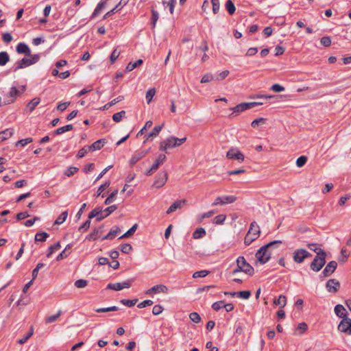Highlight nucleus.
<instances>
[{
	"label": "nucleus",
	"mask_w": 351,
	"mask_h": 351,
	"mask_svg": "<svg viewBox=\"0 0 351 351\" xmlns=\"http://www.w3.org/2000/svg\"><path fill=\"white\" fill-rule=\"evenodd\" d=\"M73 128V125L71 124H69V125H66L65 126H63V127H61V128H58L55 132H54V134L56 135H60L64 132H68V131H70V130H72Z\"/></svg>",
	"instance_id": "nucleus-33"
},
{
	"label": "nucleus",
	"mask_w": 351,
	"mask_h": 351,
	"mask_svg": "<svg viewBox=\"0 0 351 351\" xmlns=\"http://www.w3.org/2000/svg\"><path fill=\"white\" fill-rule=\"evenodd\" d=\"M206 235V230L203 228H197L193 233V237L195 239L202 238Z\"/></svg>",
	"instance_id": "nucleus-32"
},
{
	"label": "nucleus",
	"mask_w": 351,
	"mask_h": 351,
	"mask_svg": "<svg viewBox=\"0 0 351 351\" xmlns=\"http://www.w3.org/2000/svg\"><path fill=\"white\" fill-rule=\"evenodd\" d=\"M247 232L251 233V237L254 238V239H257L261 234V230L256 221H253L250 224V229Z\"/></svg>",
	"instance_id": "nucleus-13"
},
{
	"label": "nucleus",
	"mask_w": 351,
	"mask_h": 351,
	"mask_svg": "<svg viewBox=\"0 0 351 351\" xmlns=\"http://www.w3.org/2000/svg\"><path fill=\"white\" fill-rule=\"evenodd\" d=\"M237 269L234 271V273L237 271H243L246 274L251 276L254 273V268L247 263L245 258L243 256H239L237 259Z\"/></svg>",
	"instance_id": "nucleus-3"
},
{
	"label": "nucleus",
	"mask_w": 351,
	"mask_h": 351,
	"mask_svg": "<svg viewBox=\"0 0 351 351\" xmlns=\"http://www.w3.org/2000/svg\"><path fill=\"white\" fill-rule=\"evenodd\" d=\"M326 254L325 251H319L310 265V268L314 271H319L326 263Z\"/></svg>",
	"instance_id": "nucleus-2"
},
{
	"label": "nucleus",
	"mask_w": 351,
	"mask_h": 351,
	"mask_svg": "<svg viewBox=\"0 0 351 351\" xmlns=\"http://www.w3.org/2000/svg\"><path fill=\"white\" fill-rule=\"evenodd\" d=\"M163 311V308L160 305H155L153 307L152 313L155 315H160Z\"/></svg>",
	"instance_id": "nucleus-64"
},
{
	"label": "nucleus",
	"mask_w": 351,
	"mask_h": 351,
	"mask_svg": "<svg viewBox=\"0 0 351 351\" xmlns=\"http://www.w3.org/2000/svg\"><path fill=\"white\" fill-rule=\"evenodd\" d=\"M320 43L324 47H329L331 45V38L329 36H323L320 40Z\"/></svg>",
	"instance_id": "nucleus-51"
},
{
	"label": "nucleus",
	"mask_w": 351,
	"mask_h": 351,
	"mask_svg": "<svg viewBox=\"0 0 351 351\" xmlns=\"http://www.w3.org/2000/svg\"><path fill=\"white\" fill-rule=\"evenodd\" d=\"M317 243H308L307 247L312 251L315 252L317 254L319 251H324L319 247Z\"/></svg>",
	"instance_id": "nucleus-49"
},
{
	"label": "nucleus",
	"mask_w": 351,
	"mask_h": 351,
	"mask_svg": "<svg viewBox=\"0 0 351 351\" xmlns=\"http://www.w3.org/2000/svg\"><path fill=\"white\" fill-rule=\"evenodd\" d=\"M60 314H61V311H59L57 314L48 317L46 319V323L54 322L60 317Z\"/></svg>",
	"instance_id": "nucleus-62"
},
{
	"label": "nucleus",
	"mask_w": 351,
	"mask_h": 351,
	"mask_svg": "<svg viewBox=\"0 0 351 351\" xmlns=\"http://www.w3.org/2000/svg\"><path fill=\"white\" fill-rule=\"evenodd\" d=\"M32 141H33V138L31 137H29V138H27L25 139H21L20 141H18L16 143L15 145H16V147H18L19 145L23 147V146L26 145L27 144L32 143Z\"/></svg>",
	"instance_id": "nucleus-41"
},
{
	"label": "nucleus",
	"mask_w": 351,
	"mask_h": 351,
	"mask_svg": "<svg viewBox=\"0 0 351 351\" xmlns=\"http://www.w3.org/2000/svg\"><path fill=\"white\" fill-rule=\"evenodd\" d=\"M225 7L230 15H232L235 12L236 8L234 3L231 0H227L225 4Z\"/></svg>",
	"instance_id": "nucleus-26"
},
{
	"label": "nucleus",
	"mask_w": 351,
	"mask_h": 351,
	"mask_svg": "<svg viewBox=\"0 0 351 351\" xmlns=\"http://www.w3.org/2000/svg\"><path fill=\"white\" fill-rule=\"evenodd\" d=\"M282 243L281 241H273L262 246L256 253L255 256L261 264H265L269 261L271 257L269 249L276 245Z\"/></svg>",
	"instance_id": "nucleus-1"
},
{
	"label": "nucleus",
	"mask_w": 351,
	"mask_h": 351,
	"mask_svg": "<svg viewBox=\"0 0 351 351\" xmlns=\"http://www.w3.org/2000/svg\"><path fill=\"white\" fill-rule=\"evenodd\" d=\"M90 219H88L80 228H79V231H81V230H83V231H86L89 228H90Z\"/></svg>",
	"instance_id": "nucleus-61"
},
{
	"label": "nucleus",
	"mask_w": 351,
	"mask_h": 351,
	"mask_svg": "<svg viewBox=\"0 0 351 351\" xmlns=\"http://www.w3.org/2000/svg\"><path fill=\"white\" fill-rule=\"evenodd\" d=\"M213 12L214 14L218 13L220 8L219 0H211Z\"/></svg>",
	"instance_id": "nucleus-48"
},
{
	"label": "nucleus",
	"mask_w": 351,
	"mask_h": 351,
	"mask_svg": "<svg viewBox=\"0 0 351 351\" xmlns=\"http://www.w3.org/2000/svg\"><path fill=\"white\" fill-rule=\"evenodd\" d=\"M30 65V60H29L28 58H23L16 62V66L13 68V71L16 72L19 69H23Z\"/></svg>",
	"instance_id": "nucleus-14"
},
{
	"label": "nucleus",
	"mask_w": 351,
	"mask_h": 351,
	"mask_svg": "<svg viewBox=\"0 0 351 351\" xmlns=\"http://www.w3.org/2000/svg\"><path fill=\"white\" fill-rule=\"evenodd\" d=\"M255 240L254 238L251 237V233L247 232L244 239V243L245 245H250Z\"/></svg>",
	"instance_id": "nucleus-57"
},
{
	"label": "nucleus",
	"mask_w": 351,
	"mask_h": 351,
	"mask_svg": "<svg viewBox=\"0 0 351 351\" xmlns=\"http://www.w3.org/2000/svg\"><path fill=\"white\" fill-rule=\"evenodd\" d=\"M132 250V245L129 243H125L121 245V251L123 253L128 254Z\"/></svg>",
	"instance_id": "nucleus-60"
},
{
	"label": "nucleus",
	"mask_w": 351,
	"mask_h": 351,
	"mask_svg": "<svg viewBox=\"0 0 351 351\" xmlns=\"http://www.w3.org/2000/svg\"><path fill=\"white\" fill-rule=\"evenodd\" d=\"M337 266V264L336 261H332L329 262L326 265L325 268L324 269L322 274H323V276L324 277L331 275L336 269Z\"/></svg>",
	"instance_id": "nucleus-10"
},
{
	"label": "nucleus",
	"mask_w": 351,
	"mask_h": 351,
	"mask_svg": "<svg viewBox=\"0 0 351 351\" xmlns=\"http://www.w3.org/2000/svg\"><path fill=\"white\" fill-rule=\"evenodd\" d=\"M175 3V0H163L162 1V3L165 6L167 5V6L169 7V11L171 14L173 13Z\"/></svg>",
	"instance_id": "nucleus-37"
},
{
	"label": "nucleus",
	"mask_w": 351,
	"mask_h": 351,
	"mask_svg": "<svg viewBox=\"0 0 351 351\" xmlns=\"http://www.w3.org/2000/svg\"><path fill=\"white\" fill-rule=\"evenodd\" d=\"M224 301L221 300L216 302H214L212 305V308L213 310L218 311L220 310L222 307H223Z\"/></svg>",
	"instance_id": "nucleus-56"
},
{
	"label": "nucleus",
	"mask_w": 351,
	"mask_h": 351,
	"mask_svg": "<svg viewBox=\"0 0 351 351\" xmlns=\"http://www.w3.org/2000/svg\"><path fill=\"white\" fill-rule=\"evenodd\" d=\"M1 134L2 136L1 141H5L10 137H11L14 134V130L12 128H8L5 130L1 131Z\"/></svg>",
	"instance_id": "nucleus-30"
},
{
	"label": "nucleus",
	"mask_w": 351,
	"mask_h": 351,
	"mask_svg": "<svg viewBox=\"0 0 351 351\" xmlns=\"http://www.w3.org/2000/svg\"><path fill=\"white\" fill-rule=\"evenodd\" d=\"M117 310H118V307L115 306H111V307L97 308L95 310V311L97 312V313H107V312H109V311H117Z\"/></svg>",
	"instance_id": "nucleus-40"
},
{
	"label": "nucleus",
	"mask_w": 351,
	"mask_h": 351,
	"mask_svg": "<svg viewBox=\"0 0 351 351\" xmlns=\"http://www.w3.org/2000/svg\"><path fill=\"white\" fill-rule=\"evenodd\" d=\"M270 89L276 93H280L285 90V87L278 84H275L271 86Z\"/></svg>",
	"instance_id": "nucleus-55"
},
{
	"label": "nucleus",
	"mask_w": 351,
	"mask_h": 351,
	"mask_svg": "<svg viewBox=\"0 0 351 351\" xmlns=\"http://www.w3.org/2000/svg\"><path fill=\"white\" fill-rule=\"evenodd\" d=\"M13 38L10 33L6 32L2 34V40L5 43H10L12 40Z\"/></svg>",
	"instance_id": "nucleus-52"
},
{
	"label": "nucleus",
	"mask_w": 351,
	"mask_h": 351,
	"mask_svg": "<svg viewBox=\"0 0 351 351\" xmlns=\"http://www.w3.org/2000/svg\"><path fill=\"white\" fill-rule=\"evenodd\" d=\"M168 179V173L166 171H162L158 173L155 180L153 183V186L159 189L163 186Z\"/></svg>",
	"instance_id": "nucleus-6"
},
{
	"label": "nucleus",
	"mask_w": 351,
	"mask_h": 351,
	"mask_svg": "<svg viewBox=\"0 0 351 351\" xmlns=\"http://www.w3.org/2000/svg\"><path fill=\"white\" fill-rule=\"evenodd\" d=\"M71 244H68L64 250L57 256L56 260L60 261L66 258L71 254Z\"/></svg>",
	"instance_id": "nucleus-22"
},
{
	"label": "nucleus",
	"mask_w": 351,
	"mask_h": 351,
	"mask_svg": "<svg viewBox=\"0 0 351 351\" xmlns=\"http://www.w3.org/2000/svg\"><path fill=\"white\" fill-rule=\"evenodd\" d=\"M213 80V75L210 73H206L202 77V78L201 80V83H207V82L212 81Z\"/></svg>",
	"instance_id": "nucleus-63"
},
{
	"label": "nucleus",
	"mask_w": 351,
	"mask_h": 351,
	"mask_svg": "<svg viewBox=\"0 0 351 351\" xmlns=\"http://www.w3.org/2000/svg\"><path fill=\"white\" fill-rule=\"evenodd\" d=\"M16 51L19 54H24L27 56H31L29 47L24 43H19L16 47Z\"/></svg>",
	"instance_id": "nucleus-12"
},
{
	"label": "nucleus",
	"mask_w": 351,
	"mask_h": 351,
	"mask_svg": "<svg viewBox=\"0 0 351 351\" xmlns=\"http://www.w3.org/2000/svg\"><path fill=\"white\" fill-rule=\"evenodd\" d=\"M156 94V89L154 88H150L146 93V99L147 103L149 104Z\"/></svg>",
	"instance_id": "nucleus-43"
},
{
	"label": "nucleus",
	"mask_w": 351,
	"mask_h": 351,
	"mask_svg": "<svg viewBox=\"0 0 351 351\" xmlns=\"http://www.w3.org/2000/svg\"><path fill=\"white\" fill-rule=\"evenodd\" d=\"M88 152H89L88 149V146L87 147L85 146L78 151L76 156L78 158H83Z\"/></svg>",
	"instance_id": "nucleus-58"
},
{
	"label": "nucleus",
	"mask_w": 351,
	"mask_h": 351,
	"mask_svg": "<svg viewBox=\"0 0 351 351\" xmlns=\"http://www.w3.org/2000/svg\"><path fill=\"white\" fill-rule=\"evenodd\" d=\"M187 204V200L185 199H178L173 202L171 206L168 208L166 213L167 215L176 211L177 209L182 208L184 205Z\"/></svg>",
	"instance_id": "nucleus-9"
},
{
	"label": "nucleus",
	"mask_w": 351,
	"mask_h": 351,
	"mask_svg": "<svg viewBox=\"0 0 351 351\" xmlns=\"http://www.w3.org/2000/svg\"><path fill=\"white\" fill-rule=\"evenodd\" d=\"M189 318L194 323H199L202 319L200 315L196 312L190 313Z\"/></svg>",
	"instance_id": "nucleus-39"
},
{
	"label": "nucleus",
	"mask_w": 351,
	"mask_h": 351,
	"mask_svg": "<svg viewBox=\"0 0 351 351\" xmlns=\"http://www.w3.org/2000/svg\"><path fill=\"white\" fill-rule=\"evenodd\" d=\"M224 295H230L232 297L237 295L243 299H248L251 295V291H241L239 292H224Z\"/></svg>",
	"instance_id": "nucleus-15"
},
{
	"label": "nucleus",
	"mask_w": 351,
	"mask_h": 351,
	"mask_svg": "<svg viewBox=\"0 0 351 351\" xmlns=\"http://www.w3.org/2000/svg\"><path fill=\"white\" fill-rule=\"evenodd\" d=\"M61 245H60V242H57L56 243H55L54 245H51L49 247V250H48V252L47 254V257L49 258L51 257V256L52 255V254L59 250L60 248Z\"/></svg>",
	"instance_id": "nucleus-34"
},
{
	"label": "nucleus",
	"mask_w": 351,
	"mask_h": 351,
	"mask_svg": "<svg viewBox=\"0 0 351 351\" xmlns=\"http://www.w3.org/2000/svg\"><path fill=\"white\" fill-rule=\"evenodd\" d=\"M338 328L339 330L343 332H348L351 328V319L345 317L341 321L340 324L338 326Z\"/></svg>",
	"instance_id": "nucleus-11"
},
{
	"label": "nucleus",
	"mask_w": 351,
	"mask_h": 351,
	"mask_svg": "<svg viewBox=\"0 0 351 351\" xmlns=\"http://www.w3.org/2000/svg\"><path fill=\"white\" fill-rule=\"evenodd\" d=\"M119 232L120 229L118 227H113L108 232V234H107L104 237L102 238V240L112 239L118 234Z\"/></svg>",
	"instance_id": "nucleus-24"
},
{
	"label": "nucleus",
	"mask_w": 351,
	"mask_h": 351,
	"mask_svg": "<svg viewBox=\"0 0 351 351\" xmlns=\"http://www.w3.org/2000/svg\"><path fill=\"white\" fill-rule=\"evenodd\" d=\"M209 271L207 270H202L199 271H196L193 274V278H203L206 276L208 274Z\"/></svg>",
	"instance_id": "nucleus-50"
},
{
	"label": "nucleus",
	"mask_w": 351,
	"mask_h": 351,
	"mask_svg": "<svg viewBox=\"0 0 351 351\" xmlns=\"http://www.w3.org/2000/svg\"><path fill=\"white\" fill-rule=\"evenodd\" d=\"M286 297L281 295L277 300H274V304L280 306V307H284L286 305Z\"/></svg>",
	"instance_id": "nucleus-36"
},
{
	"label": "nucleus",
	"mask_w": 351,
	"mask_h": 351,
	"mask_svg": "<svg viewBox=\"0 0 351 351\" xmlns=\"http://www.w3.org/2000/svg\"><path fill=\"white\" fill-rule=\"evenodd\" d=\"M106 5V1H100L96 8L95 9L94 12H93L90 19H93L95 18L101 11L104 8H105Z\"/></svg>",
	"instance_id": "nucleus-19"
},
{
	"label": "nucleus",
	"mask_w": 351,
	"mask_h": 351,
	"mask_svg": "<svg viewBox=\"0 0 351 351\" xmlns=\"http://www.w3.org/2000/svg\"><path fill=\"white\" fill-rule=\"evenodd\" d=\"M117 209V206L116 205H112L107 207L105 210H104V217H107Z\"/></svg>",
	"instance_id": "nucleus-42"
},
{
	"label": "nucleus",
	"mask_w": 351,
	"mask_h": 351,
	"mask_svg": "<svg viewBox=\"0 0 351 351\" xmlns=\"http://www.w3.org/2000/svg\"><path fill=\"white\" fill-rule=\"evenodd\" d=\"M306 161H307V157L305 156H301L299 158H298V159L296 160V165L298 167H302L305 165Z\"/></svg>",
	"instance_id": "nucleus-46"
},
{
	"label": "nucleus",
	"mask_w": 351,
	"mask_h": 351,
	"mask_svg": "<svg viewBox=\"0 0 351 351\" xmlns=\"http://www.w3.org/2000/svg\"><path fill=\"white\" fill-rule=\"evenodd\" d=\"M167 157L165 154H160L152 165V170H157L159 167L164 163Z\"/></svg>",
	"instance_id": "nucleus-17"
},
{
	"label": "nucleus",
	"mask_w": 351,
	"mask_h": 351,
	"mask_svg": "<svg viewBox=\"0 0 351 351\" xmlns=\"http://www.w3.org/2000/svg\"><path fill=\"white\" fill-rule=\"evenodd\" d=\"M68 216V211H64L62 212L60 215L56 219L55 221V224H62L63 222L65 221Z\"/></svg>",
	"instance_id": "nucleus-35"
},
{
	"label": "nucleus",
	"mask_w": 351,
	"mask_h": 351,
	"mask_svg": "<svg viewBox=\"0 0 351 351\" xmlns=\"http://www.w3.org/2000/svg\"><path fill=\"white\" fill-rule=\"evenodd\" d=\"M118 193V191L115 190L112 191L110 195L105 200V204L108 205L111 204L114 201V198L116 197V195Z\"/></svg>",
	"instance_id": "nucleus-45"
},
{
	"label": "nucleus",
	"mask_w": 351,
	"mask_h": 351,
	"mask_svg": "<svg viewBox=\"0 0 351 351\" xmlns=\"http://www.w3.org/2000/svg\"><path fill=\"white\" fill-rule=\"evenodd\" d=\"M78 171V168L75 167H70L67 169V170L64 172V175L70 177L73 176L75 173Z\"/></svg>",
	"instance_id": "nucleus-53"
},
{
	"label": "nucleus",
	"mask_w": 351,
	"mask_h": 351,
	"mask_svg": "<svg viewBox=\"0 0 351 351\" xmlns=\"http://www.w3.org/2000/svg\"><path fill=\"white\" fill-rule=\"evenodd\" d=\"M178 138L175 136H170L165 138L160 143V150L167 153V149L180 146V143H178Z\"/></svg>",
	"instance_id": "nucleus-4"
},
{
	"label": "nucleus",
	"mask_w": 351,
	"mask_h": 351,
	"mask_svg": "<svg viewBox=\"0 0 351 351\" xmlns=\"http://www.w3.org/2000/svg\"><path fill=\"white\" fill-rule=\"evenodd\" d=\"M49 237V234L46 232H37L35 235V241L44 242Z\"/></svg>",
	"instance_id": "nucleus-27"
},
{
	"label": "nucleus",
	"mask_w": 351,
	"mask_h": 351,
	"mask_svg": "<svg viewBox=\"0 0 351 351\" xmlns=\"http://www.w3.org/2000/svg\"><path fill=\"white\" fill-rule=\"evenodd\" d=\"M94 217H96V221H101V220L106 218V217H104V213L101 208L97 207L88 214L89 219H93Z\"/></svg>",
	"instance_id": "nucleus-8"
},
{
	"label": "nucleus",
	"mask_w": 351,
	"mask_h": 351,
	"mask_svg": "<svg viewBox=\"0 0 351 351\" xmlns=\"http://www.w3.org/2000/svg\"><path fill=\"white\" fill-rule=\"evenodd\" d=\"M226 218V216L225 215H219L214 218L213 223L215 224H222Z\"/></svg>",
	"instance_id": "nucleus-47"
},
{
	"label": "nucleus",
	"mask_w": 351,
	"mask_h": 351,
	"mask_svg": "<svg viewBox=\"0 0 351 351\" xmlns=\"http://www.w3.org/2000/svg\"><path fill=\"white\" fill-rule=\"evenodd\" d=\"M9 61V54L6 51L0 52V66H5Z\"/></svg>",
	"instance_id": "nucleus-25"
},
{
	"label": "nucleus",
	"mask_w": 351,
	"mask_h": 351,
	"mask_svg": "<svg viewBox=\"0 0 351 351\" xmlns=\"http://www.w3.org/2000/svg\"><path fill=\"white\" fill-rule=\"evenodd\" d=\"M154 304L153 301L151 300H144L143 302H140L139 304H138L137 306L140 308H145L146 306H151Z\"/></svg>",
	"instance_id": "nucleus-59"
},
{
	"label": "nucleus",
	"mask_w": 351,
	"mask_h": 351,
	"mask_svg": "<svg viewBox=\"0 0 351 351\" xmlns=\"http://www.w3.org/2000/svg\"><path fill=\"white\" fill-rule=\"evenodd\" d=\"M230 110H232L233 111V113L231 114L230 115V117H233L234 116V113H237V114L245 111V110H247V108H245V102L244 103H241L238 105H237L236 106L234 107H232V108H230Z\"/></svg>",
	"instance_id": "nucleus-21"
},
{
	"label": "nucleus",
	"mask_w": 351,
	"mask_h": 351,
	"mask_svg": "<svg viewBox=\"0 0 351 351\" xmlns=\"http://www.w3.org/2000/svg\"><path fill=\"white\" fill-rule=\"evenodd\" d=\"M33 333H34V329H33V327H31L30 331L26 335H25V337L20 339L18 341V343L19 344L25 343L33 335Z\"/></svg>",
	"instance_id": "nucleus-38"
},
{
	"label": "nucleus",
	"mask_w": 351,
	"mask_h": 351,
	"mask_svg": "<svg viewBox=\"0 0 351 351\" xmlns=\"http://www.w3.org/2000/svg\"><path fill=\"white\" fill-rule=\"evenodd\" d=\"M226 158L243 162L245 159L244 154L237 148L232 147L226 153Z\"/></svg>",
	"instance_id": "nucleus-5"
},
{
	"label": "nucleus",
	"mask_w": 351,
	"mask_h": 351,
	"mask_svg": "<svg viewBox=\"0 0 351 351\" xmlns=\"http://www.w3.org/2000/svg\"><path fill=\"white\" fill-rule=\"evenodd\" d=\"M106 139L101 138L94 142L91 145L88 146L89 152L99 150L106 143Z\"/></svg>",
	"instance_id": "nucleus-16"
},
{
	"label": "nucleus",
	"mask_w": 351,
	"mask_h": 351,
	"mask_svg": "<svg viewBox=\"0 0 351 351\" xmlns=\"http://www.w3.org/2000/svg\"><path fill=\"white\" fill-rule=\"evenodd\" d=\"M102 228L103 226L94 228L93 231L86 236V239L88 241H95L99 237V234L102 232Z\"/></svg>",
	"instance_id": "nucleus-20"
},
{
	"label": "nucleus",
	"mask_w": 351,
	"mask_h": 351,
	"mask_svg": "<svg viewBox=\"0 0 351 351\" xmlns=\"http://www.w3.org/2000/svg\"><path fill=\"white\" fill-rule=\"evenodd\" d=\"M346 311V308L343 307V306L341 304H337L335 307V313L337 315V316L345 318L346 315L344 314V311Z\"/></svg>",
	"instance_id": "nucleus-28"
},
{
	"label": "nucleus",
	"mask_w": 351,
	"mask_h": 351,
	"mask_svg": "<svg viewBox=\"0 0 351 351\" xmlns=\"http://www.w3.org/2000/svg\"><path fill=\"white\" fill-rule=\"evenodd\" d=\"M293 260L298 263H301L305 259L304 254L302 253V249L296 250L293 252Z\"/></svg>",
	"instance_id": "nucleus-18"
},
{
	"label": "nucleus",
	"mask_w": 351,
	"mask_h": 351,
	"mask_svg": "<svg viewBox=\"0 0 351 351\" xmlns=\"http://www.w3.org/2000/svg\"><path fill=\"white\" fill-rule=\"evenodd\" d=\"M40 99L39 97H35L32 99L27 105V108H29V112H32L35 108L39 104Z\"/></svg>",
	"instance_id": "nucleus-31"
},
{
	"label": "nucleus",
	"mask_w": 351,
	"mask_h": 351,
	"mask_svg": "<svg viewBox=\"0 0 351 351\" xmlns=\"http://www.w3.org/2000/svg\"><path fill=\"white\" fill-rule=\"evenodd\" d=\"M120 54V52L117 51V49H115L111 53L110 57V63L113 64L116 60L118 58Z\"/></svg>",
	"instance_id": "nucleus-54"
},
{
	"label": "nucleus",
	"mask_w": 351,
	"mask_h": 351,
	"mask_svg": "<svg viewBox=\"0 0 351 351\" xmlns=\"http://www.w3.org/2000/svg\"><path fill=\"white\" fill-rule=\"evenodd\" d=\"M237 197L233 195H227L223 197H217L215 202L213 203V206L216 205H224L226 204H231L236 201Z\"/></svg>",
	"instance_id": "nucleus-7"
},
{
	"label": "nucleus",
	"mask_w": 351,
	"mask_h": 351,
	"mask_svg": "<svg viewBox=\"0 0 351 351\" xmlns=\"http://www.w3.org/2000/svg\"><path fill=\"white\" fill-rule=\"evenodd\" d=\"M164 125L165 124L162 123L161 125L155 126L151 132L145 135L146 140H147L149 137L156 136L162 129Z\"/></svg>",
	"instance_id": "nucleus-23"
},
{
	"label": "nucleus",
	"mask_w": 351,
	"mask_h": 351,
	"mask_svg": "<svg viewBox=\"0 0 351 351\" xmlns=\"http://www.w3.org/2000/svg\"><path fill=\"white\" fill-rule=\"evenodd\" d=\"M159 14L157 11L154 9H152V23L153 24L152 27L154 28L156 25L157 21L158 20Z\"/></svg>",
	"instance_id": "nucleus-44"
},
{
	"label": "nucleus",
	"mask_w": 351,
	"mask_h": 351,
	"mask_svg": "<svg viewBox=\"0 0 351 351\" xmlns=\"http://www.w3.org/2000/svg\"><path fill=\"white\" fill-rule=\"evenodd\" d=\"M110 185V182L109 180L106 181L104 184H102L98 189L97 193L95 195L96 197H99L101 195V197L105 196V193L101 194V193L106 190Z\"/></svg>",
	"instance_id": "nucleus-29"
}]
</instances>
